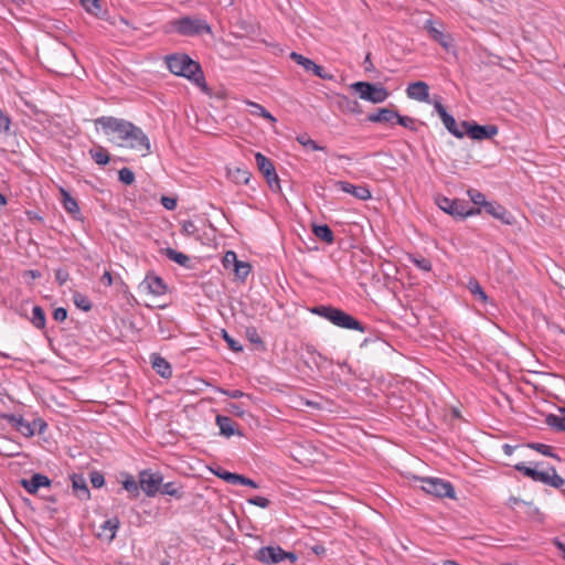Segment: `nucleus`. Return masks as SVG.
Returning <instances> with one entry per match:
<instances>
[{"label":"nucleus","mask_w":565,"mask_h":565,"mask_svg":"<svg viewBox=\"0 0 565 565\" xmlns=\"http://www.w3.org/2000/svg\"><path fill=\"white\" fill-rule=\"evenodd\" d=\"M162 481L163 476L160 472H152L150 469L139 472V484L147 497L152 498L159 493Z\"/></svg>","instance_id":"obj_13"},{"label":"nucleus","mask_w":565,"mask_h":565,"mask_svg":"<svg viewBox=\"0 0 565 565\" xmlns=\"http://www.w3.org/2000/svg\"><path fill=\"white\" fill-rule=\"evenodd\" d=\"M30 426L34 428L38 434H43L47 428V424L42 418L33 419L30 422Z\"/></svg>","instance_id":"obj_57"},{"label":"nucleus","mask_w":565,"mask_h":565,"mask_svg":"<svg viewBox=\"0 0 565 565\" xmlns=\"http://www.w3.org/2000/svg\"><path fill=\"white\" fill-rule=\"evenodd\" d=\"M122 488L129 493L131 499L138 498L141 490L139 480H135V478L130 475H127L122 480Z\"/></svg>","instance_id":"obj_32"},{"label":"nucleus","mask_w":565,"mask_h":565,"mask_svg":"<svg viewBox=\"0 0 565 565\" xmlns=\"http://www.w3.org/2000/svg\"><path fill=\"white\" fill-rule=\"evenodd\" d=\"M443 124L445 125L446 129L454 135L457 138H463L466 136L465 129H460L457 125L456 119L452 115H448L444 120Z\"/></svg>","instance_id":"obj_36"},{"label":"nucleus","mask_w":565,"mask_h":565,"mask_svg":"<svg viewBox=\"0 0 565 565\" xmlns=\"http://www.w3.org/2000/svg\"><path fill=\"white\" fill-rule=\"evenodd\" d=\"M88 152L98 166H106L110 160L108 151L102 146H95Z\"/></svg>","instance_id":"obj_31"},{"label":"nucleus","mask_w":565,"mask_h":565,"mask_svg":"<svg viewBox=\"0 0 565 565\" xmlns=\"http://www.w3.org/2000/svg\"><path fill=\"white\" fill-rule=\"evenodd\" d=\"M247 502L249 504H253V505H256V507H259V508H263V509H266L269 507L270 504V501L265 498V497H259V495H256V497H253V498H249L247 500Z\"/></svg>","instance_id":"obj_54"},{"label":"nucleus","mask_w":565,"mask_h":565,"mask_svg":"<svg viewBox=\"0 0 565 565\" xmlns=\"http://www.w3.org/2000/svg\"><path fill=\"white\" fill-rule=\"evenodd\" d=\"M312 233L316 235V237L327 244H332L334 242V234L327 224L313 225Z\"/></svg>","instance_id":"obj_30"},{"label":"nucleus","mask_w":565,"mask_h":565,"mask_svg":"<svg viewBox=\"0 0 565 565\" xmlns=\"http://www.w3.org/2000/svg\"><path fill=\"white\" fill-rule=\"evenodd\" d=\"M407 96L412 99L426 102L429 97V86L425 82L418 81L408 85Z\"/></svg>","instance_id":"obj_22"},{"label":"nucleus","mask_w":565,"mask_h":565,"mask_svg":"<svg viewBox=\"0 0 565 565\" xmlns=\"http://www.w3.org/2000/svg\"><path fill=\"white\" fill-rule=\"evenodd\" d=\"M408 260L423 271L428 273L431 270V267H433L431 262L428 258H425V257H423L420 255H416V254H409Z\"/></svg>","instance_id":"obj_38"},{"label":"nucleus","mask_w":565,"mask_h":565,"mask_svg":"<svg viewBox=\"0 0 565 565\" xmlns=\"http://www.w3.org/2000/svg\"><path fill=\"white\" fill-rule=\"evenodd\" d=\"M233 269H234L235 276L238 279L245 280L247 278V276L249 275L252 267L246 262L237 260L234 264V268Z\"/></svg>","instance_id":"obj_42"},{"label":"nucleus","mask_w":565,"mask_h":565,"mask_svg":"<svg viewBox=\"0 0 565 565\" xmlns=\"http://www.w3.org/2000/svg\"><path fill=\"white\" fill-rule=\"evenodd\" d=\"M181 233L184 236L189 237H198L199 236V230L193 221L186 220L181 223Z\"/></svg>","instance_id":"obj_45"},{"label":"nucleus","mask_w":565,"mask_h":565,"mask_svg":"<svg viewBox=\"0 0 565 565\" xmlns=\"http://www.w3.org/2000/svg\"><path fill=\"white\" fill-rule=\"evenodd\" d=\"M422 489L436 498H455L454 486L439 478H423Z\"/></svg>","instance_id":"obj_9"},{"label":"nucleus","mask_w":565,"mask_h":565,"mask_svg":"<svg viewBox=\"0 0 565 565\" xmlns=\"http://www.w3.org/2000/svg\"><path fill=\"white\" fill-rule=\"evenodd\" d=\"M289 56L294 62H296L298 65L302 66L307 72H312V70L316 66V63L312 60H310L297 52H291Z\"/></svg>","instance_id":"obj_39"},{"label":"nucleus","mask_w":565,"mask_h":565,"mask_svg":"<svg viewBox=\"0 0 565 565\" xmlns=\"http://www.w3.org/2000/svg\"><path fill=\"white\" fill-rule=\"evenodd\" d=\"M562 416L550 414L545 418V423L557 431H565V408H561Z\"/></svg>","instance_id":"obj_33"},{"label":"nucleus","mask_w":565,"mask_h":565,"mask_svg":"<svg viewBox=\"0 0 565 565\" xmlns=\"http://www.w3.org/2000/svg\"><path fill=\"white\" fill-rule=\"evenodd\" d=\"M536 481L551 486L555 489H559L565 484V480L557 475L554 467H548L545 471H540Z\"/></svg>","instance_id":"obj_21"},{"label":"nucleus","mask_w":565,"mask_h":565,"mask_svg":"<svg viewBox=\"0 0 565 565\" xmlns=\"http://www.w3.org/2000/svg\"><path fill=\"white\" fill-rule=\"evenodd\" d=\"M423 29L428 33L429 38L437 42L444 50L449 51L454 46L451 34L445 32V25L441 21L428 19L425 21Z\"/></svg>","instance_id":"obj_7"},{"label":"nucleus","mask_w":565,"mask_h":565,"mask_svg":"<svg viewBox=\"0 0 565 565\" xmlns=\"http://www.w3.org/2000/svg\"><path fill=\"white\" fill-rule=\"evenodd\" d=\"M60 193L62 195V205L64 210L71 214L73 218L78 220L81 217V210L77 201L63 188L60 189Z\"/></svg>","instance_id":"obj_25"},{"label":"nucleus","mask_w":565,"mask_h":565,"mask_svg":"<svg viewBox=\"0 0 565 565\" xmlns=\"http://www.w3.org/2000/svg\"><path fill=\"white\" fill-rule=\"evenodd\" d=\"M227 411L231 414L242 418L246 415V411L243 408L241 404L237 403H228Z\"/></svg>","instance_id":"obj_56"},{"label":"nucleus","mask_w":565,"mask_h":565,"mask_svg":"<svg viewBox=\"0 0 565 565\" xmlns=\"http://www.w3.org/2000/svg\"><path fill=\"white\" fill-rule=\"evenodd\" d=\"M11 120L7 114L0 109V132H8L10 129Z\"/></svg>","instance_id":"obj_59"},{"label":"nucleus","mask_w":565,"mask_h":565,"mask_svg":"<svg viewBox=\"0 0 565 565\" xmlns=\"http://www.w3.org/2000/svg\"><path fill=\"white\" fill-rule=\"evenodd\" d=\"M53 318L54 320L58 322H63L67 318V310L63 307H58L53 311Z\"/></svg>","instance_id":"obj_63"},{"label":"nucleus","mask_w":565,"mask_h":565,"mask_svg":"<svg viewBox=\"0 0 565 565\" xmlns=\"http://www.w3.org/2000/svg\"><path fill=\"white\" fill-rule=\"evenodd\" d=\"M140 288L153 296H162L167 292V285L163 279L154 274L146 275Z\"/></svg>","instance_id":"obj_17"},{"label":"nucleus","mask_w":565,"mask_h":565,"mask_svg":"<svg viewBox=\"0 0 565 565\" xmlns=\"http://www.w3.org/2000/svg\"><path fill=\"white\" fill-rule=\"evenodd\" d=\"M540 463H535L534 468L525 466L523 462L514 465V469L519 472H522L525 477L531 478L533 481H536L539 478L540 471L536 469Z\"/></svg>","instance_id":"obj_41"},{"label":"nucleus","mask_w":565,"mask_h":565,"mask_svg":"<svg viewBox=\"0 0 565 565\" xmlns=\"http://www.w3.org/2000/svg\"><path fill=\"white\" fill-rule=\"evenodd\" d=\"M173 29L183 36H195L212 33L210 24L200 18L183 17L172 22Z\"/></svg>","instance_id":"obj_5"},{"label":"nucleus","mask_w":565,"mask_h":565,"mask_svg":"<svg viewBox=\"0 0 565 565\" xmlns=\"http://www.w3.org/2000/svg\"><path fill=\"white\" fill-rule=\"evenodd\" d=\"M254 559L264 565H276L285 561L295 564L298 561V555L294 552H287L279 545H269L258 548L254 553Z\"/></svg>","instance_id":"obj_3"},{"label":"nucleus","mask_w":565,"mask_h":565,"mask_svg":"<svg viewBox=\"0 0 565 565\" xmlns=\"http://www.w3.org/2000/svg\"><path fill=\"white\" fill-rule=\"evenodd\" d=\"M121 141L126 142L129 148L142 152V156L150 153L149 138L141 128L135 126L132 122L127 130V135L121 139Z\"/></svg>","instance_id":"obj_8"},{"label":"nucleus","mask_w":565,"mask_h":565,"mask_svg":"<svg viewBox=\"0 0 565 565\" xmlns=\"http://www.w3.org/2000/svg\"><path fill=\"white\" fill-rule=\"evenodd\" d=\"M212 471L215 476H217L218 478H221L222 480H224L228 483L243 484V486H247V487H250L254 489L258 488V484L254 480H252L243 475L226 471L221 467H218L216 470H212Z\"/></svg>","instance_id":"obj_15"},{"label":"nucleus","mask_w":565,"mask_h":565,"mask_svg":"<svg viewBox=\"0 0 565 565\" xmlns=\"http://www.w3.org/2000/svg\"><path fill=\"white\" fill-rule=\"evenodd\" d=\"M68 278L70 275L66 270L60 268L55 271V280L60 286H63L68 280Z\"/></svg>","instance_id":"obj_62"},{"label":"nucleus","mask_w":565,"mask_h":565,"mask_svg":"<svg viewBox=\"0 0 565 565\" xmlns=\"http://www.w3.org/2000/svg\"><path fill=\"white\" fill-rule=\"evenodd\" d=\"M435 202L440 210L460 220H465L468 216H473L480 213L479 207H469L468 203L463 200L437 195L435 198Z\"/></svg>","instance_id":"obj_4"},{"label":"nucleus","mask_w":565,"mask_h":565,"mask_svg":"<svg viewBox=\"0 0 565 565\" xmlns=\"http://www.w3.org/2000/svg\"><path fill=\"white\" fill-rule=\"evenodd\" d=\"M164 61L168 70L172 74L188 78L203 92L207 90L204 73L200 63L192 60L188 54H170L166 56Z\"/></svg>","instance_id":"obj_1"},{"label":"nucleus","mask_w":565,"mask_h":565,"mask_svg":"<svg viewBox=\"0 0 565 565\" xmlns=\"http://www.w3.org/2000/svg\"><path fill=\"white\" fill-rule=\"evenodd\" d=\"M467 193H468L471 202L478 206H481L484 209L486 204L489 203V201L486 200V195L478 190L470 189V190H468Z\"/></svg>","instance_id":"obj_46"},{"label":"nucleus","mask_w":565,"mask_h":565,"mask_svg":"<svg viewBox=\"0 0 565 565\" xmlns=\"http://www.w3.org/2000/svg\"><path fill=\"white\" fill-rule=\"evenodd\" d=\"M255 160L258 170L265 177L269 188L275 192H279L281 190L280 181L274 167V163L260 152L255 153Z\"/></svg>","instance_id":"obj_11"},{"label":"nucleus","mask_w":565,"mask_h":565,"mask_svg":"<svg viewBox=\"0 0 565 565\" xmlns=\"http://www.w3.org/2000/svg\"><path fill=\"white\" fill-rule=\"evenodd\" d=\"M397 116V111L391 108H380L377 111L367 116L371 122H392Z\"/></svg>","instance_id":"obj_27"},{"label":"nucleus","mask_w":565,"mask_h":565,"mask_svg":"<svg viewBox=\"0 0 565 565\" xmlns=\"http://www.w3.org/2000/svg\"><path fill=\"white\" fill-rule=\"evenodd\" d=\"M311 312L327 319L339 328L358 330L361 332L366 331V327L363 323L342 309L332 306H316L311 309Z\"/></svg>","instance_id":"obj_2"},{"label":"nucleus","mask_w":565,"mask_h":565,"mask_svg":"<svg viewBox=\"0 0 565 565\" xmlns=\"http://www.w3.org/2000/svg\"><path fill=\"white\" fill-rule=\"evenodd\" d=\"M72 488L75 497L81 501H87L90 499V491L87 487L86 479L83 475L74 473L72 477Z\"/></svg>","instance_id":"obj_20"},{"label":"nucleus","mask_w":565,"mask_h":565,"mask_svg":"<svg viewBox=\"0 0 565 565\" xmlns=\"http://www.w3.org/2000/svg\"><path fill=\"white\" fill-rule=\"evenodd\" d=\"M222 337L232 351H234V352L243 351V347L239 344V342L236 341L235 339H233L225 330H222Z\"/></svg>","instance_id":"obj_52"},{"label":"nucleus","mask_w":565,"mask_h":565,"mask_svg":"<svg viewBox=\"0 0 565 565\" xmlns=\"http://www.w3.org/2000/svg\"><path fill=\"white\" fill-rule=\"evenodd\" d=\"M162 253L172 262H175L180 266L190 267V257L181 252H178L171 247L162 249Z\"/></svg>","instance_id":"obj_28"},{"label":"nucleus","mask_w":565,"mask_h":565,"mask_svg":"<svg viewBox=\"0 0 565 565\" xmlns=\"http://www.w3.org/2000/svg\"><path fill=\"white\" fill-rule=\"evenodd\" d=\"M397 120V124L409 129V130H413V131H416L417 130V127H416V120L409 116H402L397 113V116L395 118Z\"/></svg>","instance_id":"obj_48"},{"label":"nucleus","mask_w":565,"mask_h":565,"mask_svg":"<svg viewBox=\"0 0 565 565\" xmlns=\"http://www.w3.org/2000/svg\"><path fill=\"white\" fill-rule=\"evenodd\" d=\"M334 185L337 189L349 193L361 201H366L372 198L370 189L365 185H354L348 181H335Z\"/></svg>","instance_id":"obj_16"},{"label":"nucleus","mask_w":565,"mask_h":565,"mask_svg":"<svg viewBox=\"0 0 565 565\" xmlns=\"http://www.w3.org/2000/svg\"><path fill=\"white\" fill-rule=\"evenodd\" d=\"M81 2L88 13H92L94 15L99 14L102 10L99 0H81Z\"/></svg>","instance_id":"obj_50"},{"label":"nucleus","mask_w":565,"mask_h":565,"mask_svg":"<svg viewBox=\"0 0 565 565\" xmlns=\"http://www.w3.org/2000/svg\"><path fill=\"white\" fill-rule=\"evenodd\" d=\"M161 204L163 205L164 209L169 210V211H173L175 207H177V199L172 198V196H161Z\"/></svg>","instance_id":"obj_61"},{"label":"nucleus","mask_w":565,"mask_h":565,"mask_svg":"<svg viewBox=\"0 0 565 565\" xmlns=\"http://www.w3.org/2000/svg\"><path fill=\"white\" fill-rule=\"evenodd\" d=\"M130 124V121L111 116H102L95 119V125L100 126L105 135L110 136L116 134L120 140L127 135Z\"/></svg>","instance_id":"obj_10"},{"label":"nucleus","mask_w":565,"mask_h":565,"mask_svg":"<svg viewBox=\"0 0 565 565\" xmlns=\"http://www.w3.org/2000/svg\"><path fill=\"white\" fill-rule=\"evenodd\" d=\"M31 323L36 328V329H44L45 328V324H46V316H45V312L43 310L42 307L40 306H34L33 309H32V318H31Z\"/></svg>","instance_id":"obj_35"},{"label":"nucleus","mask_w":565,"mask_h":565,"mask_svg":"<svg viewBox=\"0 0 565 565\" xmlns=\"http://www.w3.org/2000/svg\"><path fill=\"white\" fill-rule=\"evenodd\" d=\"M297 141L306 148H309L312 151H324L326 148L319 146L315 140H312L307 134L297 136Z\"/></svg>","instance_id":"obj_43"},{"label":"nucleus","mask_w":565,"mask_h":565,"mask_svg":"<svg viewBox=\"0 0 565 565\" xmlns=\"http://www.w3.org/2000/svg\"><path fill=\"white\" fill-rule=\"evenodd\" d=\"M468 288H469L470 292L472 295L477 296L482 302H486L488 300V296L486 295L482 287L480 286V284L477 280H475V279L470 280L468 284Z\"/></svg>","instance_id":"obj_47"},{"label":"nucleus","mask_w":565,"mask_h":565,"mask_svg":"<svg viewBox=\"0 0 565 565\" xmlns=\"http://www.w3.org/2000/svg\"><path fill=\"white\" fill-rule=\"evenodd\" d=\"M484 211L503 224L512 225L515 222L514 216L503 205L494 201H489L484 206Z\"/></svg>","instance_id":"obj_18"},{"label":"nucleus","mask_w":565,"mask_h":565,"mask_svg":"<svg viewBox=\"0 0 565 565\" xmlns=\"http://www.w3.org/2000/svg\"><path fill=\"white\" fill-rule=\"evenodd\" d=\"M250 106L254 108V110H253L254 115L262 116L271 122L276 121V118L267 109H265L262 105L256 104V103H250Z\"/></svg>","instance_id":"obj_51"},{"label":"nucleus","mask_w":565,"mask_h":565,"mask_svg":"<svg viewBox=\"0 0 565 565\" xmlns=\"http://www.w3.org/2000/svg\"><path fill=\"white\" fill-rule=\"evenodd\" d=\"M216 425L220 428V434L226 438L234 435L243 436V433L235 428V423L228 416L217 415L215 418Z\"/></svg>","instance_id":"obj_23"},{"label":"nucleus","mask_w":565,"mask_h":565,"mask_svg":"<svg viewBox=\"0 0 565 565\" xmlns=\"http://www.w3.org/2000/svg\"><path fill=\"white\" fill-rule=\"evenodd\" d=\"M152 369L163 379H170L172 376L171 364L158 353H152L150 356Z\"/></svg>","instance_id":"obj_24"},{"label":"nucleus","mask_w":565,"mask_h":565,"mask_svg":"<svg viewBox=\"0 0 565 565\" xmlns=\"http://www.w3.org/2000/svg\"><path fill=\"white\" fill-rule=\"evenodd\" d=\"M0 418L10 424L11 427L24 437H32L35 435V429L30 426V422L25 420L20 415L0 413Z\"/></svg>","instance_id":"obj_14"},{"label":"nucleus","mask_w":565,"mask_h":565,"mask_svg":"<svg viewBox=\"0 0 565 565\" xmlns=\"http://www.w3.org/2000/svg\"><path fill=\"white\" fill-rule=\"evenodd\" d=\"M227 177L236 184H248L252 174L246 169L235 168L227 170Z\"/></svg>","instance_id":"obj_29"},{"label":"nucleus","mask_w":565,"mask_h":565,"mask_svg":"<svg viewBox=\"0 0 565 565\" xmlns=\"http://www.w3.org/2000/svg\"><path fill=\"white\" fill-rule=\"evenodd\" d=\"M118 179L124 184L130 185L135 181V173L129 168H122L118 171Z\"/></svg>","instance_id":"obj_49"},{"label":"nucleus","mask_w":565,"mask_h":565,"mask_svg":"<svg viewBox=\"0 0 565 565\" xmlns=\"http://www.w3.org/2000/svg\"><path fill=\"white\" fill-rule=\"evenodd\" d=\"M434 108L437 111V114L439 115L441 121L449 115L447 113L446 108L444 107V105L438 100H436L434 103Z\"/></svg>","instance_id":"obj_64"},{"label":"nucleus","mask_w":565,"mask_h":565,"mask_svg":"<svg viewBox=\"0 0 565 565\" xmlns=\"http://www.w3.org/2000/svg\"><path fill=\"white\" fill-rule=\"evenodd\" d=\"M351 88L359 94L361 99L373 104L383 103L390 96L388 90L384 86L369 82H355L351 85Z\"/></svg>","instance_id":"obj_6"},{"label":"nucleus","mask_w":565,"mask_h":565,"mask_svg":"<svg viewBox=\"0 0 565 565\" xmlns=\"http://www.w3.org/2000/svg\"><path fill=\"white\" fill-rule=\"evenodd\" d=\"M218 392L223 395L228 396L230 398H241L244 396H247L243 391L241 390H225V388H218Z\"/></svg>","instance_id":"obj_60"},{"label":"nucleus","mask_w":565,"mask_h":565,"mask_svg":"<svg viewBox=\"0 0 565 565\" xmlns=\"http://www.w3.org/2000/svg\"><path fill=\"white\" fill-rule=\"evenodd\" d=\"M237 256L235 252L228 250L225 253L223 257V266L228 269L231 267L234 268V264L237 262Z\"/></svg>","instance_id":"obj_53"},{"label":"nucleus","mask_w":565,"mask_h":565,"mask_svg":"<svg viewBox=\"0 0 565 565\" xmlns=\"http://www.w3.org/2000/svg\"><path fill=\"white\" fill-rule=\"evenodd\" d=\"M161 494H167L173 497L175 499H181L184 494L182 487L178 486V483L171 481L167 483H161V488L159 491Z\"/></svg>","instance_id":"obj_34"},{"label":"nucleus","mask_w":565,"mask_h":565,"mask_svg":"<svg viewBox=\"0 0 565 565\" xmlns=\"http://www.w3.org/2000/svg\"><path fill=\"white\" fill-rule=\"evenodd\" d=\"M245 335H246V339L250 343L256 344V345L260 347L262 349L265 348L264 347V341L260 338V335L258 334V331H257V329L255 327H253V326L246 327Z\"/></svg>","instance_id":"obj_44"},{"label":"nucleus","mask_w":565,"mask_h":565,"mask_svg":"<svg viewBox=\"0 0 565 565\" xmlns=\"http://www.w3.org/2000/svg\"><path fill=\"white\" fill-rule=\"evenodd\" d=\"M73 301L78 309H82L86 312L89 311L93 307L89 298L77 291L73 294Z\"/></svg>","instance_id":"obj_40"},{"label":"nucleus","mask_w":565,"mask_h":565,"mask_svg":"<svg viewBox=\"0 0 565 565\" xmlns=\"http://www.w3.org/2000/svg\"><path fill=\"white\" fill-rule=\"evenodd\" d=\"M52 481L42 473H34L30 479H22L21 486L30 494H35L40 488H49Z\"/></svg>","instance_id":"obj_19"},{"label":"nucleus","mask_w":565,"mask_h":565,"mask_svg":"<svg viewBox=\"0 0 565 565\" xmlns=\"http://www.w3.org/2000/svg\"><path fill=\"white\" fill-rule=\"evenodd\" d=\"M90 482L94 488H100L105 484V477L99 471H93L90 473Z\"/></svg>","instance_id":"obj_55"},{"label":"nucleus","mask_w":565,"mask_h":565,"mask_svg":"<svg viewBox=\"0 0 565 565\" xmlns=\"http://www.w3.org/2000/svg\"><path fill=\"white\" fill-rule=\"evenodd\" d=\"M312 73L322 79L332 81L334 76L330 73H327L324 68L318 64H316L315 68L312 70Z\"/></svg>","instance_id":"obj_58"},{"label":"nucleus","mask_w":565,"mask_h":565,"mask_svg":"<svg viewBox=\"0 0 565 565\" xmlns=\"http://www.w3.org/2000/svg\"><path fill=\"white\" fill-rule=\"evenodd\" d=\"M526 447L553 459L561 461V458L553 451V447L541 443H529Z\"/></svg>","instance_id":"obj_37"},{"label":"nucleus","mask_w":565,"mask_h":565,"mask_svg":"<svg viewBox=\"0 0 565 565\" xmlns=\"http://www.w3.org/2000/svg\"><path fill=\"white\" fill-rule=\"evenodd\" d=\"M461 128L465 129L466 135H468L473 140H487L491 139L498 135L499 128L495 125H479L475 121H461Z\"/></svg>","instance_id":"obj_12"},{"label":"nucleus","mask_w":565,"mask_h":565,"mask_svg":"<svg viewBox=\"0 0 565 565\" xmlns=\"http://www.w3.org/2000/svg\"><path fill=\"white\" fill-rule=\"evenodd\" d=\"M119 525L120 521L117 516L104 521L100 525L102 532L98 533V537L105 536L110 543L115 539Z\"/></svg>","instance_id":"obj_26"}]
</instances>
